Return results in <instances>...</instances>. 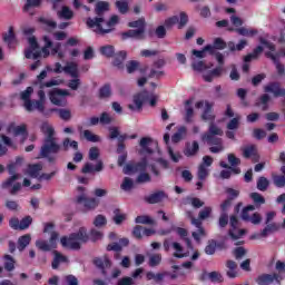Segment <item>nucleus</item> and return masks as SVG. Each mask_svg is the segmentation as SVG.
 I'll list each match as a JSON object with an SVG mask.
<instances>
[{
	"label": "nucleus",
	"mask_w": 285,
	"mask_h": 285,
	"mask_svg": "<svg viewBox=\"0 0 285 285\" xmlns=\"http://www.w3.org/2000/svg\"><path fill=\"white\" fill-rule=\"evenodd\" d=\"M126 69L128 75H132V72H136V70H139V61L137 60H130L126 63Z\"/></svg>",
	"instance_id": "bf43d9fd"
},
{
	"label": "nucleus",
	"mask_w": 285,
	"mask_h": 285,
	"mask_svg": "<svg viewBox=\"0 0 285 285\" xmlns=\"http://www.w3.org/2000/svg\"><path fill=\"white\" fill-rule=\"evenodd\" d=\"M204 135L222 137V135H224V131L219 127H217L214 122H210L208 132H206Z\"/></svg>",
	"instance_id": "6e6d98bb"
},
{
	"label": "nucleus",
	"mask_w": 285,
	"mask_h": 285,
	"mask_svg": "<svg viewBox=\"0 0 285 285\" xmlns=\"http://www.w3.org/2000/svg\"><path fill=\"white\" fill-rule=\"evenodd\" d=\"M129 28H137V30L146 31V19L139 18L138 20L128 23Z\"/></svg>",
	"instance_id": "de8ad7c7"
},
{
	"label": "nucleus",
	"mask_w": 285,
	"mask_h": 285,
	"mask_svg": "<svg viewBox=\"0 0 285 285\" xmlns=\"http://www.w3.org/2000/svg\"><path fill=\"white\" fill-rule=\"evenodd\" d=\"M41 132L45 135V140L40 148V157L48 159V161H56L57 155L63 150V147L59 144V138L55 134V127L43 122L41 125Z\"/></svg>",
	"instance_id": "f03ea898"
},
{
	"label": "nucleus",
	"mask_w": 285,
	"mask_h": 285,
	"mask_svg": "<svg viewBox=\"0 0 285 285\" xmlns=\"http://www.w3.org/2000/svg\"><path fill=\"white\" fill-rule=\"evenodd\" d=\"M110 95H112V89L110 88V85H105L99 89L100 99H108Z\"/></svg>",
	"instance_id": "4d7b16f0"
},
{
	"label": "nucleus",
	"mask_w": 285,
	"mask_h": 285,
	"mask_svg": "<svg viewBox=\"0 0 285 285\" xmlns=\"http://www.w3.org/2000/svg\"><path fill=\"white\" fill-rule=\"evenodd\" d=\"M41 1L42 0H27L26 4L23 7V11L29 12L30 9H32V8H39V6H41Z\"/></svg>",
	"instance_id": "680f3d73"
},
{
	"label": "nucleus",
	"mask_w": 285,
	"mask_h": 285,
	"mask_svg": "<svg viewBox=\"0 0 285 285\" xmlns=\"http://www.w3.org/2000/svg\"><path fill=\"white\" fill-rule=\"evenodd\" d=\"M139 146L142 155H153V146H157V142L153 141V139L149 137H144L140 139Z\"/></svg>",
	"instance_id": "4be33fe9"
},
{
	"label": "nucleus",
	"mask_w": 285,
	"mask_h": 285,
	"mask_svg": "<svg viewBox=\"0 0 285 285\" xmlns=\"http://www.w3.org/2000/svg\"><path fill=\"white\" fill-rule=\"evenodd\" d=\"M95 266L101 271V274L104 277L108 275V272H106V268H110L112 266V262H110V258H108L107 255L102 257H98L94 259Z\"/></svg>",
	"instance_id": "dca6fc26"
},
{
	"label": "nucleus",
	"mask_w": 285,
	"mask_h": 285,
	"mask_svg": "<svg viewBox=\"0 0 285 285\" xmlns=\"http://www.w3.org/2000/svg\"><path fill=\"white\" fill-rule=\"evenodd\" d=\"M273 183L276 188H284L285 186V177L282 175H273L272 176Z\"/></svg>",
	"instance_id": "e2e57ef3"
},
{
	"label": "nucleus",
	"mask_w": 285,
	"mask_h": 285,
	"mask_svg": "<svg viewBox=\"0 0 285 285\" xmlns=\"http://www.w3.org/2000/svg\"><path fill=\"white\" fill-rule=\"evenodd\" d=\"M31 108L32 109H27V112L38 110V112H41L45 116L50 115V110L46 111V102H42L41 100H31Z\"/></svg>",
	"instance_id": "a878e982"
},
{
	"label": "nucleus",
	"mask_w": 285,
	"mask_h": 285,
	"mask_svg": "<svg viewBox=\"0 0 285 285\" xmlns=\"http://www.w3.org/2000/svg\"><path fill=\"white\" fill-rule=\"evenodd\" d=\"M262 52H264V48L262 46L256 47L252 53L245 56L244 58L245 63H250V61L253 59H257V57H259Z\"/></svg>",
	"instance_id": "37998d69"
},
{
	"label": "nucleus",
	"mask_w": 285,
	"mask_h": 285,
	"mask_svg": "<svg viewBox=\"0 0 285 285\" xmlns=\"http://www.w3.org/2000/svg\"><path fill=\"white\" fill-rule=\"evenodd\" d=\"M148 99V91H142L134 96V104L128 105L129 110L139 111L144 107V101Z\"/></svg>",
	"instance_id": "4468645a"
},
{
	"label": "nucleus",
	"mask_w": 285,
	"mask_h": 285,
	"mask_svg": "<svg viewBox=\"0 0 285 285\" xmlns=\"http://www.w3.org/2000/svg\"><path fill=\"white\" fill-rule=\"evenodd\" d=\"M80 130V135H82V137L87 140L90 141L91 144H97L99 141H101V138L97 135H95L92 131L86 129L81 131V127L79 128Z\"/></svg>",
	"instance_id": "e433bc0d"
},
{
	"label": "nucleus",
	"mask_w": 285,
	"mask_h": 285,
	"mask_svg": "<svg viewBox=\"0 0 285 285\" xmlns=\"http://www.w3.org/2000/svg\"><path fill=\"white\" fill-rule=\"evenodd\" d=\"M77 204H82L83 208L87 210H95L99 206V200L97 198H89L86 187H77Z\"/></svg>",
	"instance_id": "20e7f679"
},
{
	"label": "nucleus",
	"mask_w": 285,
	"mask_h": 285,
	"mask_svg": "<svg viewBox=\"0 0 285 285\" xmlns=\"http://www.w3.org/2000/svg\"><path fill=\"white\" fill-rule=\"evenodd\" d=\"M57 239H59V233L51 232L49 242L37 240L36 246L37 248H39V250H43L45 253H48L50 250H53V248H57Z\"/></svg>",
	"instance_id": "6e6552de"
},
{
	"label": "nucleus",
	"mask_w": 285,
	"mask_h": 285,
	"mask_svg": "<svg viewBox=\"0 0 285 285\" xmlns=\"http://www.w3.org/2000/svg\"><path fill=\"white\" fill-rule=\"evenodd\" d=\"M89 239L88 232L86 227H80L77 233L70 234L69 237L63 236L60 239L61 246L63 248H70L71 250H79L81 244H86Z\"/></svg>",
	"instance_id": "7ed1b4c3"
},
{
	"label": "nucleus",
	"mask_w": 285,
	"mask_h": 285,
	"mask_svg": "<svg viewBox=\"0 0 285 285\" xmlns=\"http://www.w3.org/2000/svg\"><path fill=\"white\" fill-rule=\"evenodd\" d=\"M230 32H233V30H235V32H237V35H240V37H255V35H258L259 31H257V29H253V28H246V27H240L237 29L234 28H229L228 29Z\"/></svg>",
	"instance_id": "bb28decb"
},
{
	"label": "nucleus",
	"mask_w": 285,
	"mask_h": 285,
	"mask_svg": "<svg viewBox=\"0 0 285 285\" xmlns=\"http://www.w3.org/2000/svg\"><path fill=\"white\" fill-rule=\"evenodd\" d=\"M33 92H35V89L32 87H28L20 95L22 101H24L23 107L26 110H32V100H30V97H32Z\"/></svg>",
	"instance_id": "b1692460"
},
{
	"label": "nucleus",
	"mask_w": 285,
	"mask_h": 285,
	"mask_svg": "<svg viewBox=\"0 0 285 285\" xmlns=\"http://www.w3.org/2000/svg\"><path fill=\"white\" fill-rule=\"evenodd\" d=\"M266 57H267L268 59H272V61H274L278 75H284L285 68H284V65H282V63L279 62V60H278L279 57L275 56V53H273V52H266Z\"/></svg>",
	"instance_id": "a19ab883"
},
{
	"label": "nucleus",
	"mask_w": 285,
	"mask_h": 285,
	"mask_svg": "<svg viewBox=\"0 0 285 285\" xmlns=\"http://www.w3.org/2000/svg\"><path fill=\"white\" fill-rule=\"evenodd\" d=\"M164 199H166V193L164 191H156L145 197L147 204H159L160 202H164Z\"/></svg>",
	"instance_id": "cd10ccee"
},
{
	"label": "nucleus",
	"mask_w": 285,
	"mask_h": 285,
	"mask_svg": "<svg viewBox=\"0 0 285 285\" xmlns=\"http://www.w3.org/2000/svg\"><path fill=\"white\" fill-rule=\"evenodd\" d=\"M110 4L106 1H99L96 4L95 13L97 14L96 18H88L87 26L91 28L96 35H100L104 37L105 35H110L112 30H115V26L119 23V16H111V18L106 22L104 17V12H108Z\"/></svg>",
	"instance_id": "f257e3e1"
},
{
	"label": "nucleus",
	"mask_w": 285,
	"mask_h": 285,
	"mask_svg": "<svg viewBox=\"0 0 285 285\" xmlns=\"http://www.w3.org/2000/svg\"><path fill=\"white\" fill-rule=\"evenodd\" d=\"M67 86L70 90H79V88H81V79H79V77H73V79L68 81Z\"/></svg>",
	"instance_id": "69168bd1"
},
{
	"label": "nucleus",
	"mask_w": 285,
	"mask_h": 285,
	"mask_svg": "<svg viewBox=\"0 0 285 285\" xmlns=\"http://www.w3.org/2000/svg\"><path fill=\"white\" fill-rule=\"evenodd\" d=\"M186 137V127H179L177 132H175L171 137V141L174 144H179Z\"/></svg>",
	"instance_id": "a18cd8bd"
},
{
	"label": "nucleus",
	"mask_w": 285,
	"mask_h": 285,
	"mask_svg": "<svg viewBox=\"0 0 285 285\" xmlns=\"http://www.w3.org/2000/svg\"><path fill=\"white\" fill-rule=\"evenodd\" d=\"M161 264V256L160 254H153L149 256V266L155 268V266H159Z\"/></svg>",
	"instance_id": "338daca9"
},
{
	"label": "nucleus",
	"mask_w": 285,
	"mask_h": 285,
	"mask_svg": "<svg viewBox=\"0 0 285 285\" xmlns=\"http://www.w3.org/2000/svg\"><path fill=\"white\" fill-rule=\"evenodd\" d=\"M41 170H43V166L41 164L29 165L27 174L29 175V177H32V179H37Z\"/></svg>",
	"instance_id": "4c0bfd02"
},
{
	"label": "nucleus",
	"mask_w": 285,
	"mask_h": 285,
	"mask_svg": "<svg viewBox=\"0 0 285 285\" xmlns=\"http://www.w3.org/2000/svg\"><path fill=\"white\" fill-rule=\"evenodd\" d=\"M116 8L120 12V14H127L129 10V2L128 0H117Z\"/></svg>",
	"instance_id": "49530a36"
},
{
	"label": "nucleus",
	"mask_w": 285,
	"mask_h": 285,
	"mask_svg": "<svg viewBox=\"0 0 285 285\" xmlns=\"http://www.w3.org/2000/svg\"><path fill=\"white\" fill-rule=\"evenodd\" d=\"M277 230H279V226H277V224L268 223L259 234L252 235L250 239H262V237H266L267 235H271V233H275Z\"/></svg>",
	"instance_id": "412c9836"
},
{
	"label": "nucleus",
	"mask_w": 285,
	"mask_h": 285,
	"mask_svg": "<svg viewBox=\"0 0 285 285\" xmlns=\"http://www.w3.org/2000/svg\"><path fill=\"white\" fill-rule=\"evenodd\" d=\"M30 242H32V237L30 236V234H26L21 237L18 238V250H20V253H23V250H26L27 246H30Z\"/></svg>",
	"instance_id": "c9c22d12"
},
{
	"label": "nucleus",
	"mask_w": 285,
	"mask_h": 285,
	"mask_svg": "<svg viewBox=\"0 0 285 285\" xmlns=\"http://www.w3.org/2000/svg\"><path fill=\"white\" fill-rule=\"evenodd\" d=\"M122 39H137L138 41H144L146 39V31L144 29H131L122 33Z\"/></svg>",
	"instance_id": "aec40b11"
},
{
	"label": "nucleus",
	"mask_w": 285,
	"mask_h": 285,
	"mask_svg": "<svg viewBox=\"0 0 285 285\" xmlns=\"http://www.w3.org/2000/svg\"><path fill=\"white\" fill-rule=\"evenodd\" d=\"M224 48H226V42H224L222 38H216L214 40V46L207 45L205 50H208L210 55H215V50H224Z\"/></svg>",
	"instance_id": "c85d7f7f"
},
{
	"label": "nucleus",
	"mask_w": 285,
	"mask_h": 285,
	"mask_svg": "<svg viewBox=\"0 0 285 285\" xmlns=\"http://www.w3.org/2000/svg\"><path fill=\"white\" fill-rule=\"evenodd\" d=\"M268 101H271V96H268V94H264L258 98L256 106L264 111L268 110Z\"/></svg>",
	"instance_id": "c03bdc74"
},
{
	"label": "nucleus",
	"mask_w": 285,
	"mask_h": 285,
	"mask_svg": "<svg viewBox=\"0 0 285 285\" xmlns=\"http://www.w3.org/2000/svg\"><path fill=\"white\" fill-rule=\"evenodd\" d=\"M135 222H136V224H147V225L155 224V220L146 215L136 217Z\"/></svg>",
	"instance_id": "774afa93"
},
{
	"label": "nucleus",
	"mask_w": 285,
	"mask_h": 285,
	"mask_svg": "<svg viewBox=\"0 0 285 285\" xmlns=\"http://www.w3.org/2000/svg\"><path fill=\"white\" fill-rule=\"evenodd\" d=\"M246 46H248V41L246 40H240L236 46L235 42H229L228 43V48L229 50H232V52H235V50H237L238 52L244 50L246 48Z\"/></svg>",
	"instance_id": "09e8293b"
},
{
	"label": "nucleus",
	"mask_w": 285,
	"mask_h": 285,
	"mask_svg": "<svg viewBox=\"0 0 285 285\" xmlns=\"http://www.w3.org/2000/svg\"><path fill=\"white\" fill-rule=\"evenodd\" d=\"M127 56L128 53L126 51H120L116 53L114 58V66H116V68H118L119 70H124V61H126Z\"/></svg>",
	"instance_id": "f704fd0d"
},
{
	"label": "nucleus",
	"mask_w": 285,
	"mask_h": 285,
	"mask_svg": "<svg viewBox=\"0 0 285 285\" xmlns=\"http://www.w3.org/2000/svg\"><path fill=\"white\" fill-rule=\"evenodd\" d=\"M176 233L177 235H179V237H181L185 240V243L187 244V247L193 248V244L190 243V239L186 238L188 237V230L181 227H177Z\"/></svg>",
	"instance_id": "603ef678"
},
{
	"label": "nucleus",
	"mask_w": 285,
	"mask_h": 285,
	"mask_svg": "<svg viewBox=\"0 0 285 285\" xmlns=\"http://www.w3.org/2000/svg\"><path fill=\"white\" fill-rule=\"evenodd\" d=\"M29 48L24 51L26 59H39L41 57V51L39 50V42L37 38H28Z\"/></svg>",
	"instance_id": "1a4fd4ad"
},
{
	"label": "nucleus",
	"mask_w": 285,
	"mask_h": 285,
	"mask_svg": "<svg viewBox=\"0 0 285 285\" xmlns=\"http://www.w3.org/2000/svg\"><path fill=\"white\" fill-rule=\"evenodd\" d=\"M264 92H272L274 97H279L282 94V88H279V83L271 82L264 87Z\"/></svg>",
	"instance_id": "58836bf2"
},
{
	"label": "nucleus",
	"mask_w": 285,
	"mask_h": 285,
	"mask_svg": "<svg viewBox=\"0 0 285 285\" xmlns=\"http://www.w3.org/2000/svg\"><path fill=\"white\" fill-rule=\"evenodd\" d=\"M57 16L59 19H63L65 21H70L75 17V12L70 10L69 7L63 6L61 10L57 11Z\"/></svg>",
	"instance_id": "473e14b6"
},
{
	"label": "nucleus",
	"mask_w": 285,
	"mask_h": 285,
	"mask_svg": "<svg viewBox=\"0 0 285 285\" xmlns=\"http://www.w3.org/2000/svg\"><path fill=\"white\" fill-rule=\"evenodd\" d=\"M222 72H224V68H222V66L216 67L214 70L207 73H204L203 79L208 83H210L213 79H216L217 77H222Z\"/></svg>",
	"instance_id": "7c9ffc66"
},
{
	"label": "nucleus",
	"mask_w": 285,
	"mask_h": 285,
	"mask_svg": "<svg viewBox=\"0 0 285 285\" xmlns=\"http://www.w3.org/2000/svg\"><path fill=\"white\" fill-rule=\"evenodd\" d=\"M66 97H70V91L67 89L56 88L49 91V99L53 106L66 108L68 106V99Z\"/></svg>",
	"instance_id": "39448f33"
},
{
	"label": "nucleus",
	"mask_w": 285,
	"mask_h": 285,
	"mask_svg": "<svg viewBox=\"0 0 285 285\" xmlns=\"http://www.w3.org/2000/svg\"><path fill=\"white\" fill-rule=\"evenodd\" d=\"M230 229H229V236L232 239H239L240 237H244L246 235V229L238 230V235L235 234V230H237V224H239V220H237V216H230L229 218Z\"/></svg>",
	"instance_id": "f3484780"
},
{
	"label": "nucleus",
	"mask_w": 285,
	"mask_h": 285,
	"mask_svg": "<svg viewBox=\"0 0 285 285\" xmlns=\"http://www.w3.org/2000/svg\"><path fill=\"white\" fill-rule=\"evenodd\" d=\"M62 70L72 78L79 77V66L76 62H68Z\"/></svg>",
	"instance_id": "72a5a7b5"
},
{
	"label": "nucleus",
	"mask_w": 285,
	"mask_h": 285,
	"mask_svg": "<svg viewBox=\"0 0 285 285\" xmlns=\"http://www.w3.org/2000/svg\"><path fill=\"white\" fill-rule=\"evenodd\" d=\"M51 112H57L62 121H70V119H72V111H70V109L52 108L49 109V115H51Z\"/></svg>",
	"instance_id": "2f4dec72"
},
{
	"label": "nucleus",
	"mask_w": 285,
	"mask_h": 285,
	"mask_svg": "<svg viewBox=\"0 0 285 285\" xmlns=\"http://www.w3.org/2000/svg\"><path fill=\"white\" fill-rule=\"evenodd\" d=\"M247 253L248 252L244 247H236L233 249V255H234L235 259H237V261L244 259V257H246Z\"/></svg>",
	"instance_id": "052dcab7"
},
{
	"label": "nucleus",
	"mask_w": 285,
	"mask_h": 285,
	"mask_svg": "<svg viewBox=\"0 0 285 285\" xmlns=\"http://www.w3.org/2000/svg\"><path fill=\"white\" fill-rule=\"evenodd\" d=\"M4 268L9 273L14 268V258L10 255H4Z\"/></svg>",
	"instance_id": "0e129e2a"
},
{
	"label": "nucleus",
	"mask_w": 285,
	"mask_h": 285,
	"mask_svg": "<svg viewBox=\"0 0 285 285\" xmlns=\"http://www.w3.org/2000/svg\"><path fill=\"white\" fill-rule=\"evenodd\" d=\"M104 170V161L97 160L96 166L92 163H86L81 169L83 175L92 174V173H101Z\"/></svg>",
	"instance_id": "5701e85b"
},
{
	"label": "nucleus",
	"mask_w": 285,
	"mask_h": 285,
	"mask_svg": "<svg viewBox=\"0 0 285 285\" xmlns=\"http://www.w3.org/2000/svg\"><path fill=\"white\" fill-rule=\"evenodd\" d=\"M148 99V91H142L134 96V104L128 105L129 110L139 111L144 107V101Z\"/></svg>",
	"instance_id": "ddd939ff"
},
{
	"label": "nucleus",
	"mask_w": 285,
	"mask_h": 285,
	"mask_svg": "<svg viewBox=\"0 0 285 285\" xmlns=\"http://www.w3.org/2000/svg\"><path fill=\"white\" fill-rule=\"evenodd\" d=\"M100 53L104 57H107L108 59H110L111 57H115V47L111 45L100 47Z\"/></svg>",
	"instance_id": "8fccbe9b"
},
{
	"label": "nucleus",
	"mask_w": 285,
	"mask_h": 285,
	"mask_svg": "<svg viewBox=\"0 0 285 285\" xmlns=\"http://www.w3.org/2000/svg\"><path fill=\"white\" fill-rule=\"evenodd\" d=\"M43 41H45V47L40 51V57H41V53L43 55V57H49L50 51L48 49L52 46V40H50L48 36H45Z\"/></svg>",
	"instance_id": "5fc2aeb1"
},
{
	"label": "nucleus",
	"mask_w": 285,
	"mask_h": 285,
	"mask_svg": "<svg viewBox=\"0 0 285 285\" xmlns=\"http://www.w3.org/2000/svg\"><path fill=\"white\" fill-rule=\"evenodd\" d=\"M268 186H271V181L267 180L266 177L262 176L257 180V189L262 193H265V190H268Z\"/></svg>",
	"instance_id": "3c124183"
},
{
	"label": "nucleus",
	"mask_w": 285,
	"mask_h": 285,
	"mask_svg": "<svg viewBox=\"0 0 285 285\" xmlns=\"http://www.w3.org/2000/svg\"><path fill=\"white\" fill-rule=\"evenodd\" d=\"M202 119L204 121H215V116L213 115V106L210 102L205 104V110L203 112Z\"/></svg>",
	"instance_id": "79ce46f5"
},
{
	"label": "nucleus",
	"mask_w": 285,
	"mask_h": 285,
	"mask_svg": "<svg viewBox=\"0 0 285 285\" xmlns=\"http://www.w3.org/2000/svg\"><path fill=\"white\" fill-rule=\"evenodd\" d=\"M14 137H22L21 142L23 144L28 139V130L26 129V125H20L13 128Z\"/></svg>",
	"instance_id": "ea45409f"
},
{
	"label": "nucleus",
	"mask_w": 285,
	"mask_h": 285,
	"mask_svg": "<svg viewBox=\"0 0 285 285\" xmlns=\"http://www.w3.org/2000/svg\"><path fill=\"white\" fill-rule=\"evenodd\" d=\"M213 157L210 156H204L203 163L198 166L197 177L200 181H204L206 177L209 175L208 168L213 166Z\"/></svg>",
	"instance_id": "9d476101"
},
{
	"label": "nucleus",
	"mask_w": 285,
	"mask_h": 285,
	"mask_svg": "<svg viewBox=\"0 0 285 285\" xmlns=\"http://www.w3.org/2000/svg\"><path fill=\"white\" fill-rule=\"evenodd\" d=\"M283 277L282 274H261L258 277H256L255 282L258 285H271L273 282L276 284H279L282 282Z\"/></svg>",
	"instance_id": "9b49d317"
},
{
	"label": "nucleus",
	"mask_w": 285,
	"mask_h": 285,
	"mask_svg": "<svg viewBox=\"0 0 285 285\" xmlns=\"http://www.w3.org/2000/svg\"><path fill=\"white\" fill-rule=\"evenodd\" d=\"M147 167H148V160L144 158L137 165H130V164L126 165L122 169V173L125 175H130V173H144V170H146Z\"/></svg>",
	"instance_id": "f8f14e48"
},
{
	"label": "nucleus",
	"mask_w": 285,
	"mask_h": 285,
	"mask_svg": "<svg viewBox=\"0 0 285 285\" xmlns=\"http://www.w3.org/2000/svg\"><path fill=\"white\" fill-rule=\"evenodd\" d=\"M202 139L203 141H206L208 146H212L209 148L210 153H214L215 155H217V153H223L224 141L218 136L203 135Z\"/></svg>",
	"instance_id": "423d86ee"
},
{
	"label": "nucleus",
	"mask_w": 285,
	"mask_h": 285,
	"mask_svg": "<svg viewBox=\"0 0 285 285\" xmlns=\"http://www.w3.org/2000/svg\"><path fill=\"white\" fill-rule=\"evenodd\" d=\"M199 153V142L194 140L193 142H187L184 149L185 157H195Z\"/></svg>",
	"instance_id": "393cba45"
},
{
	"label": "nucleus",
	"mask_w": 285,
	"mask_h": 285,
	"mask_svg": "<svg viewBox=\"0 0 285 285\" xmlns=\"http://www.w3.org/2000/svg\"><path fill=\"white\" fill-rule=\"evenodd\" d=\"M61 83V80L51 79L47 82H40L38 91V101H41L42 104H46V91H43V88H52L53 86H59Z\"/></svg>",
	"instance_id": "2eb2a0df"
},
{
	"label": "nucleus",
	"mask_w": 285,
	"mask_h": 285,
	"mask_svg": "<svg viewBox=\"0 0 285 285\" xmlns=\"http://www.w3.org/2000/svg\"><path fill=\"white\" fill-rule=\"evenodd\" d=\"M66 262H68V257L63 256L58 250H53V261L51 263V268H53V271H57L60 264H66Z\"/></svg>",
	"instance_id": "c756f323"
},
{
	"label": "nucleus",
	"mask_w": 285,
	"mask_h": 285,
	"mask_svg": "<svg viewBox=\"0 0 285 285\" xmlns=\"http://www.w3.org/2000/svg\"><path fill=\"white\" fill-rule=\"evenodd\" d=\"M215 250H217V242L215 239L208 240L205 247L206 255H215Z\"/></svg>",
	"instance_id": "13d9d810"
},
{
	"label": "nucleus",
	"mask_w": 285,
	"mask_h": 285,
	"mask_svg": "<svg viewBox=\"0 0 285 285\" xmlns=\"http://www.w3.org/2000/svg\"><path fill=\"white\" fill-rule=\"evenodd\" d=\"M226 266V275L229 277V279H235L239 276V267L237 263L233 259H228L225 263Z\"/></svg>",
	"instance_id": "a211bd4d"
},
{
	"label": "nucleus",
	"mask_w": 285,
	"mask_h": 285,
	"mask_svg": "<svg viewBox=\"0 0 285 285\" xmlns=\"http://www.w3.org/2000/svg\"><path fill=\"white\" fill-rule=\"evenodd\" d=\"M68 148H73V150H79V142H77V140L70 141V138H66L62 141V150H68Z\"/></svg>",
	"instance_id": "864d4df0"
},
{
	"label": "nucleus",
	"mask_w": 285,
	"mask_h": 285,
	"mask_svg": "<svg viewBox=\"0 0 285 285\" xmlns=\"http://www.w3.org/2000/svg\"><path fill=\"white\" fill-rule=\"evenodd\" d=\"M255 208V205H248L242 210L240 217L243 222H250V224H254V226L262 224V215L259 213H254L250 216V213H253Z\"/></svg>",
	"instance_id": "0eeeda50"
},
{
	"label": "nucleus",
	"mask_w": 285,
	"mask_h": 285,
	"mask_svg": "<svg viewBox=\"0 0 285 285\" xmlns=\"http://www.w3.org/2000/svg\"><path fill=\"white\" fill-rule=\"evenodd\" d=\"M243 157L245 159H252L254 164H257L259 161V154L257 153V146L249 145L243 149Z\"/></svg>",
	"instance_id": "6ab92c4d"
}]
</instances>
